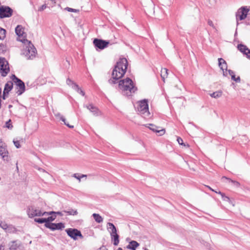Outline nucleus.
Segmentation results:
<instances>
[{
	"label": "nucleus",
	"mask_w": 250,
	"mask_h": 250,
	"mask_svg": "<svg viewBox=\"0 0 250 250\" xmlns=\"http://www.w3.org/2000/svg\"><path fill=\"white\" fill-rule=\"evenodd\" d=\"M127 66V60L125 58H120L115 65L112 72L111 78L108 82L110 84L119 83L118 87L121 90L122 94L126 97H130L137 90V87L132 80L129 78H126L118 81L125 74Z\"/></svg>",
	"instance_id": "1"
},
{
	"label": "nucleus",
	"mask_w": 250,
	"mask_h": 250,
	"mask_svg": "<svg viewBox=\"0 0 250 250\" xmlns=\"http://www.w3.org/2000/svg\"><path fill=\"white\" fill-rule=\"evenodd\" d=\"M25 45V47L22 50V54L26 57L27 59H33L37 53V50L31 41L27 39L21 40Z\"/></svg>",
	"instance_id": "2"
},
{
	"label": "nucleus",
	"mask_w": 250,
	"mask_h": 250,
	"mask_svg": "<svg viewBox=\"0 0 250 250\" xmlns=\"http://www.w3.org/2000/svg\"><path fill=\"white\" fill-rule=\"evenodd\" d=\"M10 72L9 63L5 58L0 57V73L2 77H5Z\"/></svg>",
	"instance_id": "3"
},
{
	"label": "nucleus",
	"mask_w": 250,
	"mask_h": 250,
	"mask_svg": "<svg viewBox=\"0 0 250 250\" xmlns=\"http://www.w3.org/2000/svg\"><path fill=\"white\" fill-rule=\"evenodd\" d=\"M13 13V10L9 6L0 5V19L10 18Z\"/></svg>",
	"instance_id": "4"
},
{
	"label": "nucleus",
	"mask_w": 250,
	"mask_h": 250,
	"mask_svg": "<svg viewBox=\"0 0 250 250\" xmlns=\"http://www.w3.org/2000/svg\"><path fill=\"white\" fill-rule=\"evenodd\" d=\"M96 50H103L107 47L109 44V41L95 38L93 42Z\"/></svg>",
	"instance_id": "5"
},
{
	"label": "nucleus",
	"mask_w": 250,
	"mask_h": 250,
	"mask_svg": "<svg viewBox=\"0 0 250 250\" xmlns=\"http://www.w3.org/2000/svg\"><path fill=\"white\" fill-rule=\"evenodd\" d=\"M65 231L69 237L74 240L78 239V237L83 238V236L80 230L75 228H69L65 229Z\"/></svg>",
	"instance_id": "6"
},
{
	"label": "nucleus",
	"mask_w": 250,
	"mask_h": 250,
	"mask_svg": "<svg viewBox=\"0 0 250 250\" xmlns=\"http://www.w3.org/2000/svg\"><path fill=\"white\" fill-rule=\"evenodd\" d=\"M249 9L247 6H242L240 8L236 13V19L237 20V24H238V20L242 21L247 17Z\"/></svg>",
	"instance_id": "7"
},
{
	"label": "nucleus",
	"mask_w": 250,
	"mask_h": 250,
	"mask_svg": "<svg viewBox=\"0 0 250 250\" xmlns=\"http://www.w3.org/2000/svg\"><path fill=\"white\" fill-rule=\"evenodd\" d=\"M138 111L143 114L148 112V104L147 99H144L139 102Z\"/></svg>",
	"instance_id": "8"
},
{
	"label": "nucleus",
	"mask_w": 250,
	"mask_h": 250,
	"mask_svg": "<svg viewBox=\"0 0 250 250\" xmlns=\"http://www.w3.org/2000/svg\"><path fill=\"white\" fill-rule=\"evenodd\" d=\"M44 226L46 228L49 229L52 231L56 230H62L65 227L64 224L62 222L58 223H52L44 224Z\"/></svg>",
	"instance_id": "9"
},
{
	"label": "nucleus",
	"mask_w": 250,
	"mask_h": 250,
	"mask_svg": "<svg viewBox=\"0 0 250 250\" xmlns=\"http://www.w3.org/2000/svg\"><path fill=\"white\" fill-rule=\"evenodd\" d=\"M16 85L15 89L17 90L16 93L18 96L22 94L25 91V86L24 83L21 80L15 83Z\"/></svg>",
	"instance_id": "10"
},
{
	"label": "nucleus",
	"mask_w": 250,
	"mask_h": 250,
	"mask_svg": "<svg viewBox=\"0 0 250 250\" xmlns=\"http://www.w3.org/2000/svg\"><path fill=\"white\" fill-rule=\"evenodd\" d=\"M9 152L7 149V146L3 147L0 146V156L2 160L6 163L10 160V157L9 156Z\"/></svg>",
	"instance_id": "11"
},
{
	"label": "nucleus",
	"mask_w": 250,
	"mask_h": 250,
	"mask_svg": "<svg viewBox=\"0 0 250 250\" xmlns=\"http://www.w3.org/2000/svg\"><path fill=\"white\" fill-rule=\"evenodd\" d=\"M27 211L28 215L30 218H33L35 216H42V215H39L40 213L42 214V211L32 207L29 208Z\"/></svg>",
	"instance_id": "12"
},
{
	"label": "nucleus",
	"mask_w": 250,
	"mask_h": 250,
	"mask_svg": "<svg viewBox=\"0 0 250 250\" xmlns=\"http://www.w3.org/2000/svg\"><path fill=\"white\" fill-rule=\"evenodd\" d=\"M86 107L95 116H98L100 114V111L99 109L92 104H89L86 105Z\"/></svg>",
	"instance_id": "13"
},
{
	"label": "nucleus",
	"mask_w": 250,
	"mask_h": 250,
	"mask_svg": "<svg viewBox=\"0 0 250 250\" xmlns=\"http://www.w3.org/2000/svg\"><path fill=\"white\" fill-rule=\"evenodd\" d=\"M218 66L220 68L224 71V70L227 71L228 70V65L226 61L223 58H219L218 59Z\"/></svg>",
	"instance_id": "14"
},
{
	"label": "nucleus",
	"mask_w": 250,
	"mask_h": 250,
	"mask_svg": "<svg viewBox=\"0 0 250 250\" xmlns=\"http://www.w3.org/2000/svg\"><path fill=\"white\" fill-rule=\"evenodd\" d=\"M21 245L20 241L14 240L10 242L8 244L9 249L10 250H17Z\"/></svg>",
	"instance_id": "15"
},
{
	"label": "nucleus",
	"mask_w": 250,
	"mask_h": 250,
	"mask_svg": "<svg viewBox=\"0 0 250 250\" xmlns=\"http://www.w3.org/2000/svg\"><path fill=\"white\" fill-rule=\"evenodd\" d=\"M110 236L111 241L113 242V245L115 246H118L120 242L119 235L117 233L114 234H110Z\"/></svg>",
	"instance_id": "16"
},
{
	"label": "nucleus",
	"mask_w": 250,
	"mask_h": 250,
	"mask_svg": "<svg viewBox=\"0 0 250 250\" xmlns=\"http://www.w3.org/2000/svg\"><path fill=\"white\" fill-rule=\"evenodd\" d=\"M140 245L139 243L134 240H132L129 242L126 246V248L131 250H136L137 248Z\"/></svg>",
	"instance_id": "17"
},
{
	"label": "nucleus",
	"mask_w": 250,
	"mask_h": 250,
	"mask_svg": "<svg viewBox=\"0 0 250 250\" xmlns=\"http://www.w3.org/2000/svg\"><path fill=\"white\" fill-rule=\"evenodd\" d=\"M13 87V83L12 81L7 82L4 87L3 91L9 93Z\"/></svg>",
	"instance_id": "18"
},
{
	"label": "nucleus",
	"mask_w": 250,
	"mask_h": 250,
	"mask_svg": "<svg viewBox=\"0 0 250 250\" xmlns=\"http://www.w3.org/2000/svg\"><path fill=\"white\" fill-rule=\"evenodd\" d=\"M107 229H111L110 234H114L117 233V229L115 225L112 223H108L107 224Z\"/></svg>",
	"instance_id": "19"
},
{
	"label": "nucleus",
	"mask_w": 250,
	"mask_h": 250,
	"mask_svg": "<svg viewBox=\"0 0 250 250\" xmlns=\"http://www.w3.org/2000/svg\"><path fill=\"white\" fill-rule=\"evenodd\" d=\"M237 49L244 55L246 54V52L249 49L246 45L241 43L237 45Z\"/></svg>",
	"instance_id": "20"
},
{
	"label": "nucleus",
	"mask_w": 250,
	"mask_h": 250,
	"mask_svg": "<svg viewBox=\"0 0 250 250\" xmlns=\"http://www.w3.org/2000/svg\"><path fill=\"white\" fill-rule=\"evenodd\" d=\"M15 33L18 37H22L23 34L22 27L21 25H18L15 28Z\"/></svg>",
	"instance_id": "21"
},
{
	"label": "nucleus",
	"mask_w": 250,
	"mask_h": 250,
	"mask_svg": "<svg viewBox=\"0 0 250 250\" xmlns=\"http://www.w3.org/2000/svg\"><path fill=\"white\" fill-rule=\"evenodd\" d=\"M64 212L66 213L68 215H77L78 214L77 209H74L72 208H68V210H64L63 211Z\"/></svg>",
	"instance_id": "22"
},
{
	"label": "nucleus",
	"mask_w": 250,
	"mask_h": 250,
	"mask_svg": "<svg viewBox=\"0 0 250 250\" xmlns=\"http://www.w3.org/2000/svg\"><path fill=\"white\" fill-rule=\"evenodd\" d=\"M150 125L151 126V127H150V129L153 131L154 132H156V133H158L160 135H163L165 132V129H161V130H157L155 129L156 128V126L152 124H150Z\"/></svg>",
	"instance_id": "23"
},
{
	"label": "nucleus",
	"mask_w": 250,
	"mask_h": 250,
	"mask_svg": "<svg viewBox=\"0 0 250 250\" xmlns=\"http://www.w3.org/2000/svg\"><path fill=\"white\" fill-rule=\"evenodd\" d=\"M92 216L95 221L98 223H102L103 221V219L101 215L99 214L93 213Z\"/></svg>",
	"instance_id": "24"
},
{
	"label": "nucleus",
	"mask_w": 250,
	"mask_h": 250,
	"mask_svg": "<svg viewBox=\"0 0 250 250\" xmlns=\"http://www.w3.org/2000/svg\"><path fill=\"white\" fill-rule=\"evenodd\" d=\"M167 72H168L167 69L166 68L162 69L161 76V78L164 82L165 81V78L167 77V75H168Z\"/></svg>",
	"instance_id": "25"
},
{
	"label": "nucleus",
	"mask_w": 250,
	"mask_h": 250,
	"mask_svg": "<svg viewBox=\"0 0 250 250\" xmlns=\"http://www.w3.org/2000/svg\"><path fill=\"white\" fill-rule=\"evenodd\" d=\"M6 31L0 27V40H3L6 37Z\"/></svg>",
	"instance_id": "26"
},
{
	"label": "nucleus",
	"mask_w": 250,
	"mask_h": 250,
	"mask_svg": "<svg viewBox=\"0 0 250 250\" xmlns=\"http://www.w3.org/2000/svg\"><path fill=\"white\" fill-rule=\"evenodd\" d=\"M58 116H60V120L62 121L64 123V124L65 125H66L67 126H68L70 128H73L74 127L73 125H70L68 123H67L66 122V119L63 116L61 115L60 114H59Z\"/></svg>",
	"instance_id": "27"
},
{
	"label": "nucleus",
	"mask_w": 250,
	"mask_h": 250,
	"mask_svg": "<svg viewBox=\"0 0 250 250\" xmlns=\"http://www.w3.org/2000/svg\"><path fill=\"white\" fill-rule=\"evenodd\" d=\"M222 92L221 91H217L210 94V96L214 98H218L222 96Z\"/></svg>",
	"instance_id": "28"
},
{
	"label": "nucleus",
	"mask_w": 250,
	"mask_h": 250,
	"mask_svg": "<svg viewBox=\"0 0 250 250\" xmlns=\"http://www.w3.org/2000/svg\"><path fill=\"white\" fill-rule=\"evenodd\" d=\"M223 178L227 179L229 181V182L231 183L234 186L236 187H239L240 185V183L238 182L231 180V179L227 178L226 176H223Z\"/></svg>",
	"instance_id": "29"
},
{
	"label": "nucleus",
	"mask_w": 250,
	"mask_h": 250,
	"mask_svg": "<svg viewBox=\"0 0 250 250\" xmlns=\"http://www.w3.org/2000/svg\"><path fill=\"white\" fill-rule=\"evenodd\" d=\"M56 215L55 214L51 215V216L48 217L46 218V224L47 223H52V222L54 221L55 219L56 218Z\"/></svg>",
	"instance_id": "30"
},
{
	"label": "nucleus",
	"mask_w": 250,
	"mask_h": 250,
	"mask_svg": "<svg viewBox=\"0 0 250 250\" xmlns=\"http://www.w3.org/2000/svg\"><path fill=\"white\" fill-rule=\"evenodd\" d=\"M34 221L39 224L45 223L46 224V221L45 218H35Z\"/></svg>",
	"instance_id": "31"
},
{
	"label": "nucleus",
	"mask_w": 250,
	"mask_h": 250,
	"mask_svg": "<svg viewBox=\"0 0 250 250\" xmlns=\"http://www.w3.org/2000/svg\"><path fill=\"white\" fill-rule=\"evenodd\" d=\"M66 83L67 85H70L72 87V88H74V84H77L76 83L72 81L70 79L67 78L66 80Z\"/></svg>",
	"instance_id": "32"
},
{
	"label": "nucleus",
	"mask_w": 250,
	"mask_h": 250,
	"mask_svg": "<svg viewBox=\"0 0 250 250\" xmlns=\"http://www.w3.org/2000/svg\"><path fill=\"white\" fill-rule=\"evenodd\" d=\"M0 227L3 229H6L8 228V225L5 222L0 220Z\"/></svg>",
	"instance_id": "33"
},
{
	"label": "nucleus",
	"mask_w": 250,
	"mask_h": 250,
	"mask_svg": "<svg viewBox=\"0 0 250 250\" xmlns=\"http://www.w3.org/2000/svg\"><path fill=\"white\" fill-rule=\"evenodd\" d=\"M5 126L8 129H12V128L13 127V125L11 124V121L10 119H9L8 121L6 122Z\"/></svg>",
	"instance_id": "34"
},
{
	"label": "nucleus",
	"mask_w": 250,
	"mask_h": 250,
	"mask_svg": "<svg viewBox=\"0 0 250 250\" xmlns=\"http://www.w3.org/2000/svg\"><path fill=\"white\" fill-rule=\"evenodd\" d=\"M177 141L180 145L184 146H186V144L184 143L183 139L181 137H177Z\"/></svg>",
	"instance_id": "35"
},
{
	"label": "nucleus",
	"mask_w": 250,
	"mask_h": 250,
	"mask_svg": "<svg viewBox=\"0 0 250 250\" xmlns=\"http://www.w3.org/2000/svg\"><path fill=\"white\" fill-rule=\"evenodd\" d=\"M53 214H54V211H49V212L44 211V212H42V214H41V213L39 214V215H42V216H44V215H51Z\"/></svg>",
	"instance_id": "36"
},
{
	"label": "nucleus",
	"mask_w": 250,
	"mask_h": 250,
	"mask_svg": "<svg viewBox=\"0 0 250 250\" xmlns=\"http://www.w3.org/2000/svg\"><path fill=\"white\" fill-rule=\"evenodd\" d=\"M231 79L235 81L236 83L240 82V78L239 76H238L237 78L235 77V75L232 76Z\"/></svg>",
	"instance_id": "37"
},
{
	"label": "nucleus",
	"mask_w": 250,
	"mask_h": 250,
	"mask_svg": "<svg viewBox=\"0 0 250 250\" xmlns=\"http://www.w3.org/2000/svg\"><path fill=\"white\" fill-rule=\"evenodd\" d=\"M65 9L68 11V12H78L79 11V10L78 9H73V8H70V7H66L65 8Z\"/></svg>",
	"instance_id": "38"
},
{
	"label": "nucleus",
	"mask_w": 250,
	"mask_h": 250,
	"mask_svg": "<svg viewBox=\"0 0 250 250\" xmlns=\"http://www.w3.org/2000/svg\"><path fill=\"white\" fill-rule=\"evenodd\" d=\"M11 78L12 80V81L14 82V83L17 82L18 81L21 80L14 74L12 75Z\"/></svg>",
	"instance_id": "39"
},
{
	"label": "nucleus",
	"mask_w": 250,
	"mask_h": 250,
	"mask_svg": "<svg viewBox=\"0 0 250 250\" xmlns=\"http://www.w3.org/2000/svg\"><path fill=\"white\" fill-rule=\"evenodd\" d=\"M74 88L73 89L76 91L78 93L81 91L82 89L79 86V85L77 84H74Z\"/></svg>",
	"instance_id": "40"
},
{
	"label": "nucleus",
	"mask_w": 250,
	"mask_h": 250,
	"mask_svg": "<svg viewBox=\"0 0 250 250\" xmlns=\"http://www.w3.org/2000/svg\"><path fill=\"white\" fill-rule=\"evenodd\" d=\"M221 197H222V200L224 201L227 202V201L229 200V197H228V196H226L225 193H224L223 195H222Z\"/></svg>",
	"instance_id": "41"
},
{
	"label": "nucleus",
	"mask_w": 250,
	"mask_h": 250,
	"mask_svg": "<svg viewBox=\"0 0 250 250\" xmlns=\"http://www.w3.org/2000/svg\"><path fill=\"white\" fill-rule=\"evenodd\" d=\"M8 94H9V93L3 91V94H2V99L3 100H5L6 98L8 97Z\"/></svg>",
	"instance_id": "42"
},
{
	"label": "nucleus",
	"mask_w": 250,
	"mask_h": 250,
	"mask_svg": "<svg viewBox=\"0 0 250 250\" xmlns=\"http://www.w3.org/2000/svg\"><path fill=\"white\" fill-rule=\"evenodd\" d=\"M13 142H14V144L15 146L17 148H19L21 147V145H20L19 141H14Z\"/></svg>",
	"instance_id": "43"
},
{
	"label": "nucleus",
	"mask_w": 250,
	"mask_h": 250,
	"mask_svg": "<svg viewBox=\"0 0 250 250\" xmlns=\"http://www.w3.org/2000/svg\"><path fill=\"white\" fill-rule=\"evenodd\" d=\"M47 7V5L46 4H43L42 6H41L38 9L39 11H42L44 9H45Z\"/></svg>",
	"instance_id": "44"
},
{
	"label": "nucleus",
	"mask_w": 250,
	"mask_h": 250,
	"mask_svg": "<svg viewBox=\"0 0 250 250\" xmlns=\"http://www.w3.org/2000/svg\"><path fill=\"white\" fill-rule=\"evenodd\" d=\"M227 202H229L230 204L232 205L233 206L235 205V201L233 198H230L229 200L227 201Z\"/></svg>",
	"instance_id": "45"
},
{
	"label": "nucleus",
	"mask_w": 250,
	"mask_h": 250,
	"mask_svg": "<svg viewBox=\"0 0 250 250\" xmlns=\"http://www.w3.org/2000/svg\"><path fill=\"white\" fill-rule=\"evenodd\" d=\"M244 55L246 56V57L248 59L250 60V49H249L248 51L246 52V54H245Z\"/></svg>",
	"instance_id": "46"
},
{
	"label": "nucleus",
	"mask_w": 250,
	"mask_h": 250,
	"mask_svg": "<svg viewBox=\"0 0 250 250\" xmlns=\"http://www.w3.org/2000/svg\"><path fill=\"white\" fill-rule=\"evenodd\" d=\"M227 71H228L229 74L231 76V77H232V76L235 75V73L233 70L229 69V70H228Z\"/></svg>",
	"instance_id": "47"
},
{
	"label": "nucleus",
	"mask_w": 250,
	"mask_h": 250,
	"mask_svg": "<svg viewBox=\"0 0 250 250\" xmlns=\"http://www.w3.org/2000/svg\"><path fill=\"white\" fill-rule=\"evenodd\" d=\"M0 146H3V147L7 146L5 144V143L2 141L1 139H0Z\"/></svg>",
	"instance_id": "48"
},
{
	"label": "nucleus",
	"mask_w": 250,
	"mask_h": 250,
	"mask_svg": "<svg viewBox=\"0 0 250 250\" xmlns=\"http://www.w3.org/2000/svg\"><path fill=\"white\" fill-rule=\"evenodd\" d=\"M208 24L212 27H214V24H213V22L212 21L210 20H208Z\"/></svg>",
	"instance_id": "49"
},
{
	"label": "nucleus",
	"mask_w": 250,
	"mask_h": 250,
	"mask_svg": "<svg viewBox=\"0 0 250 250\" xmlns=\"http://www.w3.org/2000/svg\"><path fill=\"white\" fill-rule=\"evenodd\" d=\"M54 214L55 215H59L60 216H62L63 214L62 213V212L61 211H54Z\"/></svg>",
	"instance_id": "50"
},
{
	"label": "nucleus",
	"mask_w": 250,
	"mask_h": 250,
	"mask_svg": "<svg viewBox=\"0 0 250 250\" xmlns=\"http://www.w3.org/2000/svg\"><path fill=\"white\" fill-rule=\"evenodd\" d=\"M77 173L74 174V175H73V177H75V178H76V179H78V180H81V177H80V176H77Z\"/></svg>",
	"instance_id": "51"
},
{
	"label": "nucleus",
	"mask_w": 250,
	"mask_h": 250,
	"mask_svg": "<svg viewBox=\"0 0 250 250\" xmlns=\"http://www.w3.org/2000/svg\"><path fill=\"white\" fill-rule=\"evenodd\" d=\"M79 94H81V95H82L83 96H84L85 95V93L83 90L80 91V92H79Z\"/></svg>",
	"instance_id": "52"
},
{
	"label": "nucleus",
	"mask_w": 250,
	"mask_h": 250,
	"mask_svg": "<svg viewBox=\"0 0 250 250\" xmlns=\"http://www.w3.org/2000/svg\"><path fill=\"white\" fill-rule=\"evenodd\" d=\"M215 192V193H217V194H220L221 196H222V195H223V194L224 193H223V192H221L220 191H216V190L215 191V192Z\"/></svg>",
	"instance_id": "53"
},
{
	"label": "nucleus",
	"mask_w": 250,
	"mask_h": 250,
	"mask_svg": "<svg viewBox=\"0 0 250 250\" xmlns=\"http://www.w3.org/2000/svg\"><path fill=\"white\" fill-rule=\"evenodd\" d=\"M227 71H226V70H225H225H224V71H223V76H225V77H226V76H227V72H226Z\"/></svg>",
	"instance_id": "54"
},
{
	"label": "nucleus",
	"mask_w": 250,
	"mask_h": 250,
	"mask_svg": "<svg viewBox=\"0 0 250 250\" xmlns=\"http://www.w3.org/2000/svg\"><path fill=\"white\" fill-rule=\"evenodd\" d=\"M207 188H208L210 190L213 191V192H215V190L213 189L212 188H211L209 186H207Z\"/></svg>",
	"instance_id": "55"
},
{
	"label": "nucleus",
	"mask_w": 250,
	"mask_h": 250,
	"mask_svg": "<svg viewBox=\"0 0 250 250\" xmlns=\"http://www.w3.org/2000/svg\"><path fill=\"white\" fill-rule=\"evenodd\" d=\"M86 176H87V175H86L82 174V175L80 176V177H81V179L82 178L85 177H86Z\"/></svg>",
	"instance_id": "56"
},
{
	"label": "nucleus",
	"mask_w": 250,
	"mask_h": 250,
	"mask_svg": "<svg viewBox=\"0 0 250 250\" xmlns=\"http://www.w3.org/2000/svg\"><path fill=\"white\" fill-rule=\"evenodd\" d=\"M0 47H4V44L3 43H0Z\"/></svg>",
	"instance_id": "57"
},
{
	"label": "nucleus",
	"mask_w": 250,
	"mask_h": 250,
	"mask_svg": "<svg viewBox=\"0 0 250 250\" xmlns=\"http://www.w3.org/2000/svg\"><path fill=\"white\" fill-rule=\"evenodd\" d=\"M16 165H17L16 168H17V171H18L19 170V168H18V163L16 164Z\"/></svg>",
	"instance_id": "58"
},
{
	"label": "nucleus",
	"mask_w": 250,
	"mask_h": 250,
	"mask_svg": "<svg viewBox=\"0 0 250 250\" xmlns=\"http://www.w3.org/2000/svg\"><path fill=\"white\" fill-rule=\"evenodd\" d=\"M1 88H0V98L1 97Z\"/></svg>",
	"instance_id": "59"
},
{
	"label": "nucleus",
	"mask_w": 250,
	"mask_h": 250,
	"mask_svg": "<svg viewBox=\"0 0 250 250\" xmlns=\"http://www.w3.org/2000/svg\"><path fill=\"white\" fill-rule=\"evenodd\" d=\"M0 250H3V249H2V246H0Z\"/></svg>",
	"instance_id": "60"
},
{
	"label": "nucleus",
	"mask_w": 250,
	"mask_h": 250,
	"mask_svg": "<svg viewBox=\"0 0 250 250\" xmlns=\"http://www.w3.org/2000/svg\"><path fill=\"white\" fill-rule=\"evenodd\" d=\"M11 107H12V105H9V106H8V107H9V108H11Z\"/></svg>",
	"instance_id": "61"
},
{
	"label": "nucleus",
	"mask_w": 250,
	"mask_h": 250,
	"mask_svg": "<svg viewBox=\"0 0 250 250\" xmlns=\"http://www.w3.org/2000/svg\"><path fill=\"white\" fill-rule=\"evenodd\" d=\"M237 35V32H235V35Z\"/></svg>",
	"instance_id": "62"
},
{
	"label": "nucleus",
	"mask_w": 250,
	"mask_h": 250,
	"mask_svg": "<svg viewBox=\"0 0 250 250\" xmlns=\"http://www.w3.org/2000/svg\"><path fill=\"white\" fill-rule=\"evenodd\" d=\"M145 250H148L146 248V249H145Z\"/></svg>",
	"instance_id": "63"
},
{
	"label": "nucleus",
	"mask_w": 250,
	"mask_h": 250,
	"mask_svg": "<svg viewBox=\"0 0 250 250\" xmlns=\"http://www.w3.org/2000/svg\"><path fill=\"white\" fill-rule=\"evenodd\" d=\"M187 146H189V145L188 144L187 145Z\"/></svg>",
	"instance_id": "64"
}]
</instances>
